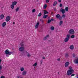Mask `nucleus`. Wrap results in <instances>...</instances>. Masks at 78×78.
I'll list each match as a JSON object with an SVG mask.
<instances>
[{
  "label": "nucleus",
  "instance_id": "nucleus-8",
  "mask_svg": "<svg viewBox=\"0 0 78 78\" xmlns=\"http://www.w3.org/2000/svg\"><path fill=\"white\" fill-rule=\"evenodd\" d=\"M60 11L62 12V14H64L65 13V9H62L61 8Z\"/></svg>",
  "mask_w": 78,
  "mask_h": 78
},
{
  "label": "nucleus",
  "instance_id": "nucleus-37",
  "mask_svg": "<svg viewBox=\"0 0 78 78\" xmlns=\"http://www.w3.org/2000/svg\"><path fill=\"white\" fill-rule=\"evenodd\" d=\"M62 17H62L63 18H65V17H66V15H65V14H63L62 15V16H61Z\"/></svg>",
  "mask_w": 78,
  "mask_h": 78
},
{
  "label": "nucleus",
  "instance_id": "nucleus-46",
  "mask_svg": "<svg viewBox=\"0 0 78 78\" xmlns=\"http://www.w3.org/2000/svg\"><path fill=\"white\" fill-rule=\"evenodd\" d=\"M73 58H75V54H73Z\"/></svg>",
  "mask_w": 78,
  "mask_h": 78
},
{
  "label": "nucleus",
  "instance_id": "nucleus-60",
  "mask_svg": "<svg viewBox=\"0 0 78 78\" xmlns=\"http://www.w3.org/2000/svg\"><path fill=\"white\" fill-rule=\"evenodd\" d=\"M39 32H42V31H39Z\"/></svg>",
  "mask_w": 78,
  "mask_h": 78
},
{
  "label": "nucleus",
  "instance_id": "nucleus-48",
  "mask_svg": "<svg viewBox=\"0 0 78 78\" xmlns=\"http://www.w3.org/2000/svg\"><path fill=\"white\" fill-rule=\"evenodd\" d=\"M54 11H56V8H54Z\"/></svg>",
  "mask_w": 78,
  "mask_h": 78
},
{
  "label": "nucleus",
  "instance_id": "nucleus-2",
  "mask_svg": "<svg viewBox=\"0 0 78 78\" xmlns=\"http://www.w3.org/2000/svg\"><path fill=\"white\" fill-rule=\"evenodd\" d=\"M68 33L70 34H73V35L75 34V31L73 29H71L69 30Z\"/></svg>",
  "mask_w": 78,
  "mask_h": 78
},
{
  "label": "nucleus",
  "instance_id": "nucleus-31",
  "mask_svg": "<svg viewBox=\"0 0 78 78\" xmlns=\"http://www.w3.org/2000/svg\"><path fill=\"white\" fill-rule=\"evenodd\" d=\"M62 24V21H60V23H59V25L61 26V25Z\"/></svg>",
  "mask_w": 78,
  "mask_h": 78
},
{
  "label": "nucleus",
  "instance_id": "nucleus-39",
  "mask_svg": "<svg viewBox=\"0 0 78 78\" xmlns=\"http://www.w3.org/2000/svg\"><path fill=\"white\" fill-rule=\"evenodd\" d=\"M32 12H36V9H34L32 10Z\"/></svg>",
  "mask_w": 78,
  "mask_h": 78
},
{
  "label": "nucleus",
  "instance_id": "nucleus-47",
  "mask_svg": "<svg viewBox=\"0 0 78 78\" xmlns=\"http://www.w3.org/2000/svg\"><path fill=\"white\" fill-rule=\"evenodd\" d=\"M51 21H53V20H54V19H51Z\"/></svg>",
  "mask_w": 78,
  "mask_h": 78
},
{
  "label": "nucleus",
  "instance_id": "nucleus-18",
  "mask_svg": "<svg viewBox=\"0 0 78 78\" xmlns=\"http://www.w3.org/2000/svg\"><path fill=\"white\" fill-rule=\"evenodd\" d=\"M48 13V12H47L46 10H44V15H45V14H47Z\"/></svg>",
  "mask_w": 78,
  "mask_h": 78
},
{
  "label": "nucleus",
  "instance_id": "nucleus-53",
  "mask_svg": "<svg viewBox=\"0 0 78 78\" xmlns=\"http://www.w3.org/2000/svg\"><path fill=\"white\" fill-rule=\"evenodd\" d=\"M20 77L19 76H17V78H20Z\"/></svg>",
  "mask_w": 78,
  "mask_h": 78
},
{
  "label": "nucleus",
  "instance_id": "nucleus-20",
  "mask_svg": "<svg viewBox=\"0 0 78 78\" xmlns=\"http://www.w3.org/2000/svg\"><path fill=\"white\" fill-rule=\"evenodd\" d=\"M44 15L43 16V19H46V18H47V17H48V15Z\"/></svg>",
  "mask_w": 78,
  "mask_h": 78
},
{
  "label": "nucleus",
  "instance_id": "nucleus-23",
  "mask_svg": "<svg viewBox=\"0 0 78 78\" xmlns=\"http://www.w3.org/2000/svg\"><path fill=\"white\" fill-rule=\"evenodd\" d=\"M56 4H57V2L56 1H55L53 5V6H55V5H56Z\"/></svg>",
  "mask_w": 78,
  "mask_h": 78
},
{
  "label": "nucleus",
  "instance_id": "nucleus-61",
  "mask_svg": "<svg viewBox=\"0 0 78 78\" xmlns=\"http://www.w3.org/2000/svg\"><path fill=\"white\" fill-rule=\"evenodd\" d=\"M37 1H38V0H36Z\"/></svg>",
  "mask_w": 78,
  "mask_h": 78
},
{
  "label": "nucleus",
  "instance_id": "nucleus-29",
  "mask_svg": "<svg viewBox=\"0 0 78 78\" xmlns=\"http://www.w3.org/2000/svg\"><path fill=\"white\" fill-rule=\"evenodd\" d=\"M20 8V7H18L17 8H16V11H18Z\"/></svg>",
  "mask_w": 78,
  "mask_h": 78
},
{
  "label": "nucleus",
  "instance_id": "nucleus-21",
  "mask_svg": "<svg viewBox=\"0 0 78 78\" xmlns=\"http://www.w3.org/2000/svg\"><path fill=\"white\" fill-rule=\"evenodd\" d=\"M17 2H12V5H16Z\"/></svg>",
  "mask_w": 78,
  "mask_h": 78
},
{
  "label": "nucleus",
  "instance_id": "nucleus-15",
  "mask_svg": "<svg viewBox=\"0 0 78 78\" xmlns=\"http://www.w3.org/2000/svg\"><path fill=\"white\" fill-rule=\"evenodd\" d=\"M6 23L5 22H4L2 24V26L3 27H5L6 26Z\"/></svg>",
  "mask_w": 78,
  "mask_h": 78
},
{
  "label": "nucleus",
  "instance_id": "nucleus-5",
  "mask_svg": "<svg viewBox=\"0 0 78 78\" xmlns=\"http://www.w3.org/2000/svg\"><path fill=\"white\" fill-rule=\"evenodd\" d=\"M11 19V17L10 16H7L6 17V19L5 20L6 22H9Z\"/></svg>",
  "mask_w": 78,
  "mask_h": 78
},
{
  "label": "nucleus",
  "instance_id": "nucleus-34",
  "mask_svg": "<svg viewBox=\"0 0 78 78\" xmlns=\"http://www.w3.org/2000/svg\"><path fill=\"white\" fill-rule=\"evenodd\" d=\"M37 66V63H35L33 65V66H34V67H35V66Z\"/></svg>",
  "mask_w": 78,
  "mask_h": 78
},
{
  "label": "nucleus",
  "instance_id": "nucleus-42",
  "mask_svg": "<svg viewBox=\"0 0 78 78\" xmlns=\"http://www.w3.org/2000/svg\"><path fill=\"white\" fill-rule=\"evenodd\" d=\"M0 78H5V76H1Z\"/></svg>",
  "mask_w": 78,
  "mask_h": 78
},
{
  "label": "nucleus",
  "instance_id": "nucleus-57",
  "mask_svg": "<svg viewBox=\"0 0 78 78\" xmlns=\"http://www.w3.org/2000/svg\"><path fill=\"white\" fill-rule=\"evenodd\" d=\"M51 14H53V12H51Z\"/></svg>",
  "mask_w": 78,
  "mask_h": 78
},
{
  "label": "nucleus",
  "instance_id": "nucleus-11",
  "mask_svg": "<svg viewBox=\"0 0 78 78\" xmlns=\"http://www.w3.org/2000/svg\"><path fill=\"white\" fill-rule=\"evenodd\" d=\"M69 40V38H66L64 40L65 42H67Z\"/></svg>",
  "mask_w": 78,
  "mask_h": 78
},
{
  "label": "nucleus",
  "instance_id": "nucleus-12",
  "mask_svg": "<svg viewBox=\"0 0 78 78\" xmlns=\"http://www.w3.org/2000/svg\"><path fill=\"white\" fill-rule=\"evenodd\" d=\"M25 51H23L21 54V56H23V55H24V56H25Z\"/></svg>",
  "mask_w": 78,
  "mask_h": 78
},
{
  "label": "nucleus",
  "instance_id": "nucleus-63",
  "mask_svg": "<svg viewBox=\"0 0 78 78\" xmlns=\"http://www.w3.org/2000/svg\"><path fill=\"white\" fill-rule=\"evenodd\" d=\"M77 78H78V77H77Z\"/></svg>",
  "mask_w": 78,
  "mask_h": 78
},
{
  "label": "nucleus",
  "instance_id": "nucleus-50",
  "mask_svg": "<svg viewBox=\"0 0 78 78\" xmlns=\"http://www.w3.org/2000/svg\"><path fill=\"white\" fill-rule=\"evenodd\" d=\"M57 61H60V58H58L57 59Z\"/></svg>",
  "mask_w": 78,
  "mask_h": 78
},
{
  "label": "nucleus",
  "instance_id": "nucleus-30",
  "mask_svg": "<svg viewBox=\"0 0 78 78\" xmlns=\"http://www.w3.org/2000/svg\"><path fill=\"white\" fill-rule=\"evenodd\" d=\"M12 53H13V52H9L8 55H11V54H12Z\"/></svg>",
  "mask_w": 78,
  "mask_h": 78
},
{
  "label": "nucleus",
  "instance_id": "nucleus-49",
  "mask_svg": "<svg viewBox=\"0 0 78 78\" xmlns=\"http://www.w3.org/2000/svg\"><path fill=\"white\" fill-rule=\"evenodd\" d=\"M58 2H61V0H58Z\"/></svg>",
  "mask_w": 78,
  "mask_h": 78
},
{
  "label": "nucleus",
  "instance_id": "nucleus-43",
  "mask_svg": "<svg viewBox=\"0 0 78 78\" xmlns=\"http://www.w3.org/2000/svg\"><path fill=\"white\" fill-rule=\"evenodd\" d=\"M59 6L60 7H62V4H60Z\"/></svg>",
  "mask_w": 78,
  "mask_h": 78
},
{
  "label": "nucleus",
  "instance_id": "nucleus-24",
  "mask_svg": "<svg viewBox=\"0 0 78 78\" xmlns=\"http://www.w3.org/2000/svg\"><path fill=\"white\" fill-rule=\"evenodd\" d=\"M70 37V35L67 34L66 36V38H68V39H69Z\"/></svg>",
  "mask_w": 78,
  "mask_h": 78
},
{
  "label": "nucleus",
  "instance_id": "nucleus-51",
  "mask_svg": "<svg viewBox=\"0 0 78 78\" xmlns=\"http://www.w3.org/2000/svg\"><path fill=\"white\" fill-rule=\"evenodd\" d=\"M49 36V35H47V36H46V37H48V36Z\"/></svg>",
  "mask_w": 78,
  "mask_h": 78
},
{
  "label": "nucleus",
  "instance_id": "nucleus-10",
  "mask_svg": "<svg viewBox=\"0 0 78 78\" xmlns=\"http://www.w3.org/2000/svg\"><path fill=\"white\" fill-rule=\"evenodd\" d=\"M2 59H0V65L1 64V62H2ZM2 69V65H0V74L1 73V70Z\"/></svg>",
  "mask_w": 78,
  "mask_h": 78
},
{
  "label": "nucleus",
  "instance_id": "nucleus-26",
  "mask_svg": "<svg viewBox=\"0 0 78 78\" xmlns=\"http://www.w3.org/2000/svg\"><path fill=\"white\" fill-rule=\"evenodd\" d=\"M50 29L51 30H55V27H54L53 26H52L51 27Z\"/></svg>",
  "mask_w": 78,
  "mask_h": 78
},
{
  "label": "nucleus",
  "instance_id": "nucleus-4",
  "mask_svg": "<svg viewBox=\"0 0 78 78\" xmlns=\"http://www.w3.org/2000/svg\"><path fill=\"white\" fill-rule=\"evenodd\" d=\"M25 56H27L28 58L31 56V55L27 51H25Z\"/></svg>",
  "mask_w": 78,
  "mask_h": 78
},
{
  "label": "nucleus",
  "instance_id": "nucleus-28",
  "mask_svg": "<svg viewBox=\"0 0 78 78\" xmlns=\"http://www.w3.org/2000/svg\"><path fill=\"white\" fill-rule=\"evenodd\" d=\"M71 38H72V39H73L74 38H75V35H72L71 36Z\"/></svg>",
  "mask_w": 78,
  "mask_h": 78
},
{
  "label": "nucleus",
  "instance_id": "nucleus-27",
  "mask_svg": "<svg viewBox=\"0 0 78 78\" xmlns=\"http://www.w3.org/2000/svg\"><path fill=\"white\" fill-rule=\"evenodd\" d=\"M69 10V8L68 7H66L65 8V11H68Z\"/></svg>",
  "mask_w": 78,
  "mask_h": 78
},
{
  "label": "nucleus",
  "instance_id": "nucleus-35",
  "mask_svg": "<svg viewBox=\"0 0 78 78\" xmlns=\"http://www.w3.org/2000/svg\"><path fill=\"white\" fill-rule=\"evenodd\" d=\"M47 4H45L44 5V8L45 9V8H47Z\"/></svg>",
  "mask_w": 78,
  "mask_h": 78
},
{
  "label": "nucleus",
  "instance_id": "nucleus-58",
  "mask_svg": "<svg viewBox=\"0 0 78 78\" xmlns=\"http://www.w3.org/2000/svg\"><path fill=\"white\" fill-rule=\"evenodd\" d=\"M6 56H7V57H8L9 55H6Z\"/></svg>",
  "mask_w": 78,
  "mask_h": 78
},
{
  "label": "nucleus",
  "instance_id": "nucleus-54",
  "mask_svg": "<svg viewBox=\"0 0 78 78\" xmlns=\"http://www.w3.org/2000/svg\"><path fill=\"white\" fill-rule=\"evenodd\" d=\"M40 21L41 22H42V19H40Z\"/></svg>",
  "mask_w": 78,
  "mask_h": 78
},
{
  "label": "nucleus",
  "instance_id": "nucleus-55",
  "mask_svg": "<svg viewBox=\"0 0 78 78\" xmlns=\"http://www.w3.org/2000/svg\"><path fill=\"white\" fill-rule=\"evenodd\" d=\"M13 24L14 25V24H15V22H13Z\"/></svg>",
  "mask_w": 78,
  "mask_h": 78
},
{
  "label": "nucleus",
  "instance_id": "nucleus-62",
  "mask_svg": "<svg viewBox=\"0 0 78 78\" xmlns=\"http://www.w3.org/2000/svg\"><path fill=\"white\" fill-rule=\"evenodd\" d=\"M48 18H50V17H48Z\"/></svg>",
  "mask_w": 78,
  "mask_h": 78
},
{
  "label": "nucleus",
  "instance_id": "nucleus-14",
  "mask_svg": "<svg viewBox=\"0 0 78 78\" xmlns=\"http://www.w3.org/2000/svg\"><path fill=\"white\" fill-rule=\"evenodd\" d=\"M22 73V75H26V74H27V71H24Z\"/></svg>",
  "mask_w": 78,
  "mask_h": 78
},
{
  "label": "nucleus",
  "instance_id": "nucleus-3",
  "mask_svg": "<svg viewBox=\"0 0 78 78\" xmlns=\"http://www.w3.org/2000/svg\"><path fill=\"white\" fill-rule=\"evenodd\" d=\"M57 19H59L60 20H61L62 19V17L60 16V15L59 14H58L56 16Z\"/></svg>",
  "mask_w": 78,
  "mask_h": 78
},
{
  "label": "nucleus",
  "instance_id": "nucleus-32",
  "mask_svg": "<svg viewBox=\"0 0 78 78\" xmlns=\"http://www.w3.org/2000/svg\"><path fill=\"white\" fill-rule=\"evenodd\" d=\"M20 45L21 47H23V46H24V44H23V43H20Z\"/></svg>",
  "mask_w": 78,
  "mask_h": 78
},
{
  "label": "nucleus",
  "instance_id": "nucleus-19",
  "mask_svg": "<svg viewBox=\"0 0 78 78\" xmlns=\"http://www.w3.org/2000/svg\"><path fill=\"white\" fill-rule=\"evenodd\" d=\"M0 17L1 19H3V18H4V15H3V14L1 15Z\"/></svg>",
  "mask_w": 78,
  "mask_h": 78
},
{
  "label": "nucleus",
  "instance_id": "nucleus-22",
  "mask_svg": "<svg viewBox=\"0 0 78 78\" xmlns=\"http://www.w3.org/2000/svg\"><path fill=\"white\" fill-rule=\"evenodd\" d=\"M65 56L66 58H68V57L69 56V54L67 53H66L65 54Z\"/></svg>",
  "mask_w": 78,
  "mask_h": 78
},
{
  "label": "nucleus",
  "instance_id": "nucleus-25",
  "mask_svg": "<svg viewBox=\"0 0 78 78\" xmlns=\"http://www.w3.org/2000/svg\"><path fill=\"white\" fill-rule=\"evenodd\" d=\"M11 8H12V9H14V5H13V4H12L11 5Z\"/></svg>",
  "mask_w": 78,
  "mask_h": 78
},
{
  "label": "nucleus",
  "instance_id": "nucleus-9",
  "mask_svg": "<svg viewBox=\"0 0 78 78\" xmlns=\"http://www.w3.org/2000/svg\"><path fill=\"white\" fill-rule=\"evenodd\" d=\"M39 22H37L35 27V29H36V28H38V27H39Z\"/></svg>",
  "mask_w": 78,
  "mask_h": 78
},
{
  "label": "nucleus",
  "instance_id": "nucleus-40",
  "mask_svg": "<svg viewBox=\"0 0 78 78\" xmlns=\"http://www.w3.org/2000/svg\"><path fill=\"white\" fill-rule=\"evenodd\" d=\"M46 3H48L49 2H50V1H49V0H46Z\"/></svg>",
  "mask_w": 78,
  "mask_h": 78
},
{
  "label": "nucleus",
  "instance_id": "nucleus-1",
  "mask_svg": "<svg viewBox=\"0 0 78 78\" xmlns=\"http://www.w3.org/2000/svg\"><path fill=\"white\" fill-rule=\"evenodd\" d=\"M69 69H70L68 70L66 73V74L68 76H70V75H71L74 72V70H73V69H72V66H70L69 67Z\"/></svg>",
  "mask_w": 78,
  "mask_h": 78
},
{
  "label": "nucleus",
  "instance_id": "nucleus-7",
  "mask_svg": "<svg viewBox=\"0 0 78 78\" xmlns=\"http://www.w3.org/2000/svg\"><path fill=\"white\" fill-rule=\"evenodd\" d=\"M69 65V62H67L65 64V67H67Z\"/></svg>",
  "mask_w": 78,
  "mask_h": 78
},
{
  "label": "nucleus",
  "instance_id": "nucleus-13",
  "mask_svg": "<svg viewBox=\"0 0 78 78\" xmlns=\"http://www.w3.org/2000/svg\"><path fill=\"white\" fill-rule=\"evenodd\" d=\"M5 52L6 55H8L9 52V50L8 49H7L6 51H5Z\"/></svg>",
  "mask_w": 78,
  "mask_h": 78
},
{
  "label": "nucleus",
  "instance_id": "nucleus-38",
  "mask_svg": "<svg viewBox=\"0 0 78 78\" xmlns=\"http://www.w3.org/2000/svg\"><path fill=\"white\" fill-rule=\"evenodd\" d=\"M23 70H24V68H22L21 69V72H23Z\"/></svg>",
  "mask_w": 78,
  "mask_h": 78
},
{
  "label": "nucleus",
  "instance_id": "nucleus-52",
  "mask_svg": "<svg viewBox=\"0 0 78 78\" xmlns=\"http://www.w3.org/2000/svg\"><path fill=\"white\" fill-rule=\"evenodd\" d=\"M43 59H45V57H43Z\"/></svg>",
  "mask_w": 78,
  "mask_h": 78
},
{
  "label": "nucleus",
  "instance_id": "nucleus-44",
  "mask_svg": "<svg viewBox=\"0 0 78 78\" xmlns=\"http://www.w3.org/2000/svg\"><path fill=\"white\" fill-rule=\"evenodd\" d=\"M47 37H44V40H46V39H47Z\"/></svg>",
  "mask_w": 78,
  "mask_h": 78
},
{
  "label": "nucleus",
  "instance_id": "nucleus-6",
  "mask_svg": "<svg viewBox=\"0 0 78 78\" xmlns=\"http://www.w3.org/2000/svg\"><path fill=\"white\" fill-rule=\"evenodd\" d=\"M24 50V47H21L19 48V51H23Z\"/></svg>",
  "mask_w": 78,
  "mask_h": 78
},
{
  "label": "nucleus",
  "instance_id": "nucleus-56",
  "mask_svg": "<svg viewBox=\"0 0 78 78\" xmlns=\"http://www.w3.org/2000/svg\"><path fill=\"white\" fill-rule=\"evenodd\" d=\"M41 22L42 23H43L44 22V21L43 20H42Z\"/></svg>",
  "mask_w": 78,
  "mask_h": 78
},
{
  "label": "nucleus",
  "instance_id": "nucleus-33",
  "mask_svg": "<svg viewBox=\"0 0 78 78\" xmlns=\"http://www.w3.org/2000/svg\"><path fill=\"white\" fill-rule=\"evenodd\" d=\"M41 15H42V13H41V12L38 14V17H41Z\"/></svg>",
  "mask_w": 78,
  "mask_h": 78
},
{
  "label": "nucleus",
  "instance_id": "nucleus-16",
  "mask_svg": "<svg viewBox=\"0 0 78 78\" xmlns=\"http://www.w3.org/2000/svg\"><path fill=\"white\" fill-rule=\"evenodd\" d=\"M69 48L71 50H73L74 48V47H73V45H71L69 47Z\"/></svg>",
  "mask_w": 78,
  "mask_h": 78
},
{
  "label": "nucleus",
  "instance_id": "nucleus-45",
  "mask_svg": "<svg viewBox=\"0 0 78 78\" xmlns=\"http://www.w3.org/2000/svg\"><path fill=\"white\" fill-rule=\"evenodd\" d=\"M75 76V74H71V76Z\"/></svg>",
  "mask_w": 78,
  "mask_h": 78
},
{
  "label": "nucleus",
  "instance_id": "nucleus-17",
  "mask_svg": "<svg viewBox=\"0 0 78 78\" xmlns=\"http://www.w3.org/2000/svg\"><path fill=\"white\" fill-rule=\"evenodd\" d=\"M74 62L76 64H78V58H77L76 59H75Z\"/></svg>",
  "mask_w": 78,
  "mask_h": 78
},
{
  "label": "nucleus",
  "instance_id": "nucleus-59",
  "mask_svg": "<svg viewBox=\"0 0 78 78\" xmlns=\"http://www.w3.org/2000/svg\"><path fill=\"white\" fill-rule=\"evenodd\" d=\"M58 75H59V72H58Z\"/></svg>",
  "mask_w": 78,
  "mask_h": 78
},
{
  "label": "nucleus",
  "instance_id": "nucleus-41",
  "mask_svg": "<svg viewBox=\"0 0 78 78\" xmlns=\"http://www.w3.org/2000/svg\"><path fill=\"white\" fill-rule=\"evenodd\" d=\"M43 62V60H41V64H42V62Z\"/></svg>",
  "mask_w": 78,
  "mask_h": 78
},
{
  "label": "nucleus",
  "instance_id": "nucleus-36",
  "mask_svg": "<svg viewBox=\"0 0 78 78\" xmlns=\"http://www.w3.org/2000/svg\"><path fill=\"white\" fill-rule=\"evenodd\" d=\"M51 22V20H48V23H50Z\"/></svg>",
  "mask_w": 78,
  "mask_h": 78
}]
</instances>
